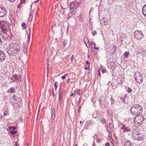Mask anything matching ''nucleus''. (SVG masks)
<instances>
[{"label":"nucleus","instance_id":"1","mask_svg":"<svg viewBox=\"0 0 146 146\" xmlns=\"http://www.w3.org/2000/svg\"><path fill=\"white\" fill-rule=\"evenodd\" d=\"M20 50L19 45L15 43H11L7 48V52L9 57L12 58L18 54Z\"/></svg>","mask_w":146,"mask_h":146},{"label":"nucleus","instance_id":"2","mask_svg":"<svg viewBox=\"0 0 146 146\" xmlns=\"http://www.w3.org/2000/svg\"><path fill=\"white\" fill-rule=\"evenodd\" d=\"M130 111L133 115L138 116L142 113L143 108L138 105H134L131 107Z\"/></svg>","mask_w":146,"mask_h":146},{"label":"nucleus","instance_id":"3","mask_svg":"<svg viewBox=\"0 0 146 146\" xmlns=\"http://www.w3.org/2000/svg\"><path fill=\"white\" fill-rule=\"evenodd\" d=\"M133 137L135 140L140 141L143 139V136L142 134H140L138 131H135L132 133Z\"/></svg>","mask_w":146,"mask_h":146},{"label":"nucleus","instance_id":"4","mask_svg":"<svg viewBox=\"0 0 146 146\" xmlns=\"http://www.w3.org/2000/svg\"><path fill=\"white\" fill-rule=\"evenodd\" d=\"M119 126L123 132H126L131 131L130 127L129 125H125L120 122L119 123Z\"/></svg>","mask_w":146,"mask_h":146},{"label":"nucleus","instance_id":"5","mask_svg":"<svg viewBox=\"0 0 146 146\" xmlns=\"http://www.w3.org/2000/svg\"><path fill=\"white\" fill-rule=\"evenodd\" d=\"M135 79L138 83H141L143 82V78L142 75L140 72H136L134 75Z\"/></svg>","mask_w":146,"mask_h":146},{"label":"nucleus","instance_id":"6","mask_svg":"<svg viewBox=\"0 0 146 146\" xmlns=\"http://www.w3.org/2000/svg\"><path fill=\"white\" fill-rule=\"evenodd\" d=\"M135 38L136 39L140 40L144 37V35L141 31L137 30L135 31L134 33Z\"/></svg>","mask_w":146,"mask_h":146},{"label":"nucleus","instance_id":"7","mask_svg":"<svg viewBox=\"0 0 146 146\" xmlns=\"http://www.w3.org/2000/svg\"><path fill=\"white\" fill-rule=\"evenodd\" d=\"M5 8L2 5H0V17L4 16L7 13Z\"/></svg>","mask_w":146,"mask_h":146},{"label":"nucleus","instance_id":"8","mask_svg":"<svg viewBox=\"0 0 146 146\" xmlns=\"http://www.w3.org/2000/svg\"><path fill=\"white\" fill-rule=\"evenodd\" d=\"M144 121V118L142 115H139L136 116L134 119V121L140 122V123H142Z\"/></svg>","mask_w":146,"mask_h":146},{"label":"nucleus","instance_id":"9","mask_svg":"<svg viewBox=\"0 0 146 146\" xmlns=\"http://www.w3.org/2000/svg\"><path fill=\"white\" fill-rule=\"evenodd\" d=\"M0 27V29H1L3 32L4 33H6L8 31V29L9 27V25L7 24H4V23Z\"/></svg>","mask_w":146,"mask_h":146},{"label":"nucleus","instance_id":"10","mask_svg":"<svg viewBox=\"0 0 146 146\" xmlns=\"http://www.w3.org/2000/svg\"><path fill=\"white\" fill-rule=\"evenodd\" d=\"M11 79L14 81H18V82H20L21 80V76L20 75H13Z\"/></svg>","mask_w":146,"mask_h":146},{"label":"nucleus","instance_id":"11","mask_svg":"<svg viewBox=\"0 0 146 146\" xmlns=\"http://www.w3.org/2000/svg\"><path fill=\"white\" fill-rule=\"evenodd\" d=\"M6 59V55L5 53L0 50V63L4 61Z\"/></svg>","mask_w":146,"mask_h":146},{"label":"nucleus","instance_id":"12","mask_svg":"<svg viewBox=\"0 0 146 146\" xmlns=\"http://www.w3.org/2000/svg\"><path fill=\"white\" fill-rule=\"evenodd\" d=\"M59 102L60 104H61L62 98V92L60 90H59Z\"/></svg>","mask_w":146,"mask_h":146},{"label":"nucleus","instance_id":"13","mask_svg":"<svg viewBox=\"0 0 146 146\" xmlns=\"http://www.w3.org/2000/svg\"><path fill=\"white\" fill-rule=\"evenodd\" d=\"M124 146H134V145L129 141H126L125 142Z\"/></svg>","mask_w":146,"mask_h":146},{"label":"nucleus","instance_id":"14","mask_svg":"<svg viewBox=\"0 0 146 146\" xmlns=\"http://www.w3.org/2000/svg\"><path fill=\"white\" fill-rule=\"evenodd\" d=\"M100 102L101 105H102L104 104L105 102V98L104 96H102L100 98Z\"/></svg>","mask_w":146,"mask_h":146},{"label":"nucleus","instance_id":"15","mask_svg":"<svg viewBox=\"0 0 146 146\" xmlns=\"http://www.w3.org/2000/svg\"><path fill=\"white\" fill-rule=\"evenodd\" d=\"M142 11L143 15L146 17V5L143 7Z\"/></svg>","mask_w":146,"mask_h":146},{"label":"nucleus","instance_id":"16","mask_svg":"<svg viewBox=\"0 0 146 146\" xmlns=\"http://www.w3.org/2000/svg\"><path fill=\"white\" fill-rule=\"evenodd\" d=\"M119 98L120 99V100L122 101L123 103H127V101L126 100L127 98H125V96H124L123 98L121 97H120Z\"/></svg>","mask_w":146,"mask_h":146},{"label":"nucleus","instance_id":"17","mask_svg":"<svg viewBox=\"0 0 146 146\" xmlns=\"http://www.w3.org/2000/svg\"><path fill=\"white\" fill-rule=\"evenodd\" d=\"M32 13V12H31L29 15V17L28 18V21L29 22H31L33 16V14Z\"/></svg>","mask_w":146,"mask_h":146},{"label":"nucleus","instance_id":"18","mask_svg":"<svg viewBox=\"0 0 146 146\" xmlns=\"http://www.w3.org/2000/svg\"><path fill=\"white\" fill-rule=\"evenodd\" d=\"M70 9L75 10V6L73 3H71L70 4Z\"/></svg>","mask_w":146,"mask_h":146},{"label":"nucleus","instance_id":"19","mask_svg":"<svg viewBox=\"0 0 146 146\" xmlns=\"http://www.w3.org/2000/svg\"><path fill=\"white\" fill-rule=\"evenodd\" d=\"M74 10L70 9V12L68 14V16L69 17H70L72 16V15H73V13H74Z\"/></svg>","mask_w":146,"mask_h":146},{"label":"nucleus","instance_id":"20","mask_svg":"<svg viewBox=\"0 0 146 146\" xmlns=\"http://www.w3.org/2000/svg\"><path fill=\"white\" fill-rule=\"evenodd\" d=\"M133 122L135 123V125L136 127H138L141 125L142 123H140V122L135 121H133Z\"/></svg>","mask_w":146,"mask_h":146},{"label":"nucleus","instance_id":"21","mask_svg":"<svg viewBox=\"0 0 146 146\" xmlns=\"http://www.w3.org/2000/svg\"><path fill=\"white\" fill-rule=\"evenodd\" d=\"M109 126L111 129H113L114 128V126L113 121L112 122H110L109 123Z\"/></svg>","mask_w":146,"mask_h":146},{"label":"nucleus","instance_id":"22","mask_svg":"<svg viewBox=\"0 0 146 146\" xmlns=\"http://www.w3.org/2000/svg\"><path fill=\"white\" fill-rule=\"evenodd\" d=\"M23 52L24 53H26L27 52V47L25 45H24L23 48Z\"/></svg>","mask_w":146,"mask_h":146},{"label":"nucleus","instance_id":"23","mask_svg":"<svg viewBox=\"0 0 146 146\" xmlns=\"http://www.w3.org/2000/svg\"><path fill=\"white\" fill-rule=\"evenodd\" d=\"M9 92L10 93H14L15 92V90L13 88H10L9 90Z\"/></svg>","mask_w":146,"mask_h":146},{"label":"nucleus","instance_id":"24","mask_svg":"<svg viewBox=\"0 0 146 146\" xmlns=\"http://www.w3.org/2000/svg\"><path fill=\"white\" fill-rule=\"evenodd\" d=\"M111 105L112 106H113L114 105L115 101L112 97H111Z\"/></svg>","mask_w":146,"mask_h":146},{"label":"nucleus","instance_id":"25","mask_svg":"<svg viewBox=\"0 0 146 146\" xmlns=\"http://www.w3.org/2000/svg\"><path fill=\"white\" fill-rule=\"evenodd\" d=\"M67 42V40H65L64 41L63 44H62V48H64L66 45Z\"/></svg>","mask_w":146,"mask_h":146},{"label":"nucleus","instance_id":"26","mask_svg":"<svg viewBox=\"0 0 146 146\" xmlns=\"http://www.w3.org/2000/svg\"><path fill=\"white\" fill-rule=\"evenodd\" d=\"M10 133L12 135H14L17 133V131H10Z\"/></svg>","mask_w":146,"mask_h":146},{"label":"nucleus","instance_id":"27","mask_svg":"<svg viewBox=\"0 0 146 146\" xmlns=\"http://www.w3.org/2000/svg\"><path fill=\"white\" fill-rule=\"evenodd\" d=\"M129 54V52L128 51H126L124 54V56L126 57L127 58Z\"/></svg>","mask_w":146,"mask_h":146},{"label":"nucleus","instance_id":"28","mask_svg":"<svg viewBox=\"0 0 146 146\" xmlns=\"http://www.w3.org/2000/svg\"><path fill=\"white\" fill-rule=\"evenodd\" d=\"M55 118V115H52V122H54Z\"/></svg>","mask_w":146,"mask_h":146},{"label":"nucleus","instance_id":"29","mask_svg":"<svg viewBox=\"0 0 146 146\" xmlns=\"http://www.w3.org/2000/svg\"><path fill=\"white\" fill-rule=\"evenodd\" d=\"M26 24L24 22H23L22 24V27L23 28V29H25L26 28Z\"/></svg>","mask_w":146,"mask_h":146},{"label":"nucleus","instance_id":"30","mask_svg":"<svg viewBox=\"0 0 146 146\" xmlns=\"http://www.w3.org/2000/svg\"><path fill=\"white\" fill-rule=\"evenodd\" d=\"M93 44L94 46V49L96 50H98L99 49V47L97 48L96 47V44L95 42H94V43H93Z\"/></svg>","mask_w":146,"mask_h":146},{"label":"nucleus","instance_id":"31","mask_svg":"<svg viewBox=\"0 0 146 146\" xmlns=\"http://www.w3.org/2000/svg\"><path fill=\"white\" fill-rule=\"evenodd\" d=\"M103 18L104 21H103L104 22V25H107L108 23V20L107 19V20L106 19V20H104L105 18H104V17H103Z\"/></svg>","mask_w":146,"mask_h":146},{"label":"nucleus","instance_id":"32","mask_svg":"<svg viewBox=\"0 0 146 146\" xmlns=\"http://www.w3.org/2000/svg\"><path fill=\"white\" fill-rule=\"evenodd\" d=\"M17 129V127L15 126H11L9 127V129L14 130Z\"/></svg>","mask_w":146,"mask_h":146},{"label":"nucleus","instance_id":"33","mask_svg":"<svg viewBox=\"0 0 146 146\" xmlns=\"http://www.w3.org/2000/svg\"><path fill=\"white\" fill-rule=\"evenodd\" d=\"M13 100L15 101H17V97H16V96L15 95H14L13 97Z\"/></svg>","mask_w":146,"mask_h":146},{"label":"nucleus","instance_id":"34","mask_svg":"<svg viewBox=\"0 0 146 146\" xmlns=\"http://www.w3.org/2000/svg\"><path fill=\"white\" fill-rule=\"evenodd\" d=\"M100 121L101 122H102V123L103 124L105 123L106 122V120L104 118H102L101 119Z\"/></svg>","mask_w":146,"mask_h":146},{"label":"nucleus","instance_id":"35","mask_svg":"<svg viewBox=\"0 0 146 146\" xmlns=\"http://www.w3.org/2000/svg\"><path fill=\"white\" fill-rule=\"evenodd\" d=\"M132 89L131 88L128 87L127 90V92L129 93H130L132 92Z\"/></svg>","mask_w":146,"mask_h":146},{"label":"nucleus","instance_id":"36","mask_svg":"<svg viewBox=\"0 0 146 146\" xmlns=\"http://www.w3.org/2000/svg\"><path fill=\"white\" fill-rule=\"evenodd\" d=\"M29 36H28V42L29 41L30 38V33H31V30H30V28L29 29Z\"/></svg>","mask_w":146,"mask_h":146},{"label":"nucleus","instance_id":"37","mask_svg":"<svg viewBox=\"0 0 146 146\" xmlns=\"http://www.w3.org/2000/svg\"><path fill=\"white\" fill-rule=\"evenodd\" d=\"M52 115H55V109L53 108L52 110Z\"/></svg>","mask_w":146,"mask_h":146},{"label":"nucleus","instance_id":"38","mask_svg":"<svg viewBox=\"0 0 146 146\" xmlns=\"http://www.w3.org/2000/svg\"><path fill=\"white\" fill-rule=\"evenodd\" d=\"M58 84V82H56L54 84V86L55 87V89H56L57 88V84Z\"/></svg>","mask_w":146,"mask_h":146},{"label":"nucleus","instance_id":"39","mask_svg":"<svg viewBox=\"0 0 146 146\" xmlns=\"http://www.w3.org/2000/svg\"><path fill=\"white\" fill-rule=\"evenodd\" d=\"M4 23V22L3 21L0 20V27L2 26V25Z\"/></svg>","mask_w":146,"mask_h":146},{"label":"nucleus","instance_id":"40","mask_svg":"<svg viewBox=\"0 0 146 146\" xmlns=\"http://www.w3.org/2000/svg\"><path fill=\"white\" fill-rule=\"evenodd\" d=\"M98 138V135L96 134H95L94 135V139H97Z\"/></svg>","mask_w":146,"mask_h":146},{"label":"nucleus","instance_id":"41","mask_svg":"<svg viewBox=\"0 0 146 146\" xmlns=\"http://www.w3.org/2000/svg\"><path fill=\"white\" fill-rule=\"evenodd\" d=\"M93 36H94L95 35L97 34V32L95 31H94L92 33Z\"/></svg>","mask_w":146,"mask_h":146},{"label":"nucleus","instance_id":"42","mask_svg":"<svg viewBox=\"0 0 146 146\" xmlns=\"http://www.w3.org/2000/svg\"><path fill=\"white\" fill-rule=\"evenodd\" d=\"M74 55H72V56L71 57V60L72 62L73 60L74 59Z\"/></svg>","mask_w":146,"mask_h":146},{"label":"nucleus","instance_id":"43","mask_svg":"<svg viewBox=\"0 0 146 146\" xmlns=\"http://www.w3.org/2000/svg\"><path fill=\"white\" fill-rule=\"evenodd\" d=\"M47 76H48V67H49V64H48V62H47Z\"/></svg>","mask_w":146,"mask_h":146},{"label":"nucleus","instance_id":"44","mask_svg":"<svg viewBox=\"0 0 146 146\" xmlns=\"http://www.w3.org/2000/svg\"><path fill=\"white\" fill-rule=\"evenodd\" d=\"M80 90H77L76 91V92L78 93V94L80 95V94H81V93H80Z\"/></svg>","mask_w":146,"mask_h":146},{"label":"nucleus","instance_id":"45","mask_svg":"<svg viewBox=\"0 0 146 146\" xmlns=\"http://www.w3.org/2000/svg\"><path fill=\"white\" fill-rule=\"evenodd\" d=\"M22 1V2H21L19 4V5H22V3H25V0H23Z\"/></svg>","mask_w":146,"mask_h":146},{"label":"nucleus","instance_id":"46","mask_svg":"<svg viewBox=\"0 0 146 146\" xmlns=\"http://www.w3.org/2000/svg\"><path fill=\"white\" fill-rule=\"evenodd\" d=\"M70 80L69 78H68L66 81V83L67 84H69L70 83Z\"/></svg>","mask_w":146,"mask_h":146},{"label":"nucleus","instance_id":"47","mask_svg":"<svg viewBox=\"0 0 146 146\" xmlns=\"http://www.w3.org/2000/svg\"><path fill=\"white\" fill-rule=\"evenodd\" d=\"M40 105H39V108H38V114H37L38 115H37V118H38V116L39 112L40 111Z\"/></svg>","mask_w":146,"mask_h":146},{"label":"nucleus","instance_id":"48","mask_svg":"<svg viewBox=\"0 0 146 146\" xmlns=\"http://www.w3.org/2000/svg\"><path fill=\"white\" fill-rule=\"evenodd\" d=\"M105 146H110V144L108 143H106L105 144Z\"/></svg>","mask_w":146,"mask_h":146},{"label":"nucleus","instance_id":"49","mask_svg":"<svg viewBox=\"0 0 146 146\" xmlns=\"http://www.w3.org/2000/svg\"><path fill=\"white\" fill-rule=\"evenodd\" d=\"M97 143H100V142H101V139H98L97 140Z\"/></svg>","mask_w":146,"mask_h":146},{"label":"nucleus","instance_id":"50","mask_svg":"<svg viewBox=\"0 0 146 146\" xmlns=\"http://www.w3.org/2000/svg\"><path fill=\"white\" fill-rule=\"evenodd\" d=\"M116 47L115 45H113V48L114 49H115V50H116Z\"/></svg>","mask_w":146,"mask_h":146},{"label":"nucleus","instance_id":"51","mask_svg":"<svg viewBox=\"0 0 146 146\" xmlns=\"http://www.w3.org/2000/svg\"><path fill=\"white\" fill-rule=\"evenodd\" d=\"M106 71V70H105V69H102V72L103 73H104V72H105Z\"/></svg>","mask_w":146,"mask_h":146},{"label":"nucleus","instance_id":"52","mask_svg":"<svg viewBox=\"0 0 146 146\" xmlns=\"http://www.w3.org/2000/svg\"><path fill=\"white\" fill-rule=\"evenodd\" d=\"M82 107L81 106H79V109L78 110V112H80V109Z\"/></svg>","mask_w":146,"mask_h":146},{"label":"nucleus","instance_id":"53","mask_svg":"<svg viewBox=\"0 0 146 146\" xmlns=\"http://www.w3.org/2000/svg\"><path fill=\"white\" fill-rule=\"evenodd\" d=\"M66 78V77L64 75L63 76H62V79H64L65 78Z\"/></svg>","mask_w":146,"mask_h":146},{"label":"nucleus","instance_id":"54","mask_svg":"<svg viewBox=\"0 0 146 146\" xmlns=\"http://www.w3.org/2000/svg\"><path fill=\"white\" fill-rule=\"evenodd\" d=\"M98 76L100 77L101 76V74L100 72V71L99 70V72H98Z\"/></svg>","mask_w":146,"mask_h":146},{"label":"nucleus","instance_id":"55","mask_svg":"<svg viewBox=\"0 0 146 146\" xmlns=\"http://www.w3.org/2000/svg\"><path fill=\"white\" fill-rule=\"evenodd\" d=\"M69 75V74L68 73L65 74H64V75L65 76H68Z\"/></svg>","mask_w":146,"mask_h":146},{"label":"nucleus","instance_id":"56","mask_svg":"<svg viewBox=\"0 0 146 146\" xmlns=\"http://www.w3.org/2000/svg\"><path fill=\"white\" fill-rule=\"evenodd\" d=\"M9 1L11 2H13L15 1V0H8Z\"/></svg>","mask_w":146,"mask_h":146},{"label":"nucleus","instance_id":"57","mask_svg":"<svg viewBox=\"0 0 146 146\" xmlns=\"http://www.w3.org/2000/svg\"><path fill=\"white\" fill-rule=\"evenodd\" d=\"M39 1V0H37L35 1V2L36 3H38Z\"/></svg>","mask_w":146,"mask_h":146},{"label":"nucleus","instance_id":"58","mask_svg":"<svg viewBox=\"0 0 146 146\" xmlns=\"http://www.w3.org/2000/svg\"><path fill=\"white\" fill-rule=\"evenodd\" d=\"M84 69L85 70H88V67H85L84 68Z\"/></svg>","mask_w":146,"mask_h":146},{"label":"nucleus","instance_id":"59","mask_svg":"<svg viewBox=\"0 0 146 146\" xmlns=\"http://www.w3.org/2000/svg\"><path fill=\"white\" fill-rule=\"evenodd\" d=\"M89 63V61H87L86 62V64H88Z\"/></svg>","mask_w":146,"mask_h":146},{"label":"nucleus","instance_id":"60","mask_svg":"<svg viewBox=\"0 0 146 146\" xmlns=\"http://www.w3.org/2000/svg\"><path fill=\"white\" fill-rule=\"evenodd\" d=\"M94 42H93L92 41H91L90 42V43L91 45H92V44H93V43H94Z\"/></svg>","mask_w":146,"mask_h":146},{"label":"nucleus","instance_id":"61","mask_svg":"<svg viewBox=\"0 0 146 146\" xmlns=\"http://www.w3.org/2000/svg\"><path fill=\"white\" fill-rule=\"evenodd\" d=\"M7 113L5 112L4 113V116H6L7 115Z\"/></svg>","mask_w":146,"mask_h":146},{"label":"nucleus","instance_id":"62","mask_svg":"<svg viewBox=\"0 0 146 146\" xmlns=\"http://www.w3.org/2000/svg\"><path fill=\"white\" fill-rule=\"evenodd\" d=\"M80 99H81V98H79V101L78 102V103H79L80 102Z\"/></svg>","mask_w":146,"mask_h":146},{"label":"nucleus","instance_id":"63","mask_svg":"<svg viewBox=\"0 0 146 146\" xmlns=\"http://www.w3.org/2000/svg\"><path fill=\"white\" fill-rule=\"evenodd\" d=\"M80 124H82V121H80Z\"/></svg>","mask_w":146,"mask_h":146},{"label":"nucleus","instance_id":"64","mask_svg":"<svg viewBox=\"0 0 146 146\" xmlns=\"http://www.w3.org/2000/svg\"><path fill=\"white\" fill-rule=\"evenodd\" d=\"M52 146H56V145H55V144H53Z\"/></svg>","mask_w":146,"mask_h":146}]
</instances>
